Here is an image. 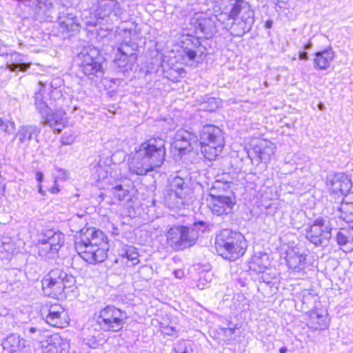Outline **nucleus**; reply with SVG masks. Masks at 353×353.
Masks as SVG:
<instances>
[{
  "label": "nucleus",
  "instance_id": "1",
  "mask_svg": "<svg viewBox=\"0 0 353 353\" xmlns=\"http://www.w3.org/2000/svg\"><path fill=\"white\" fill-rule=\"evenodd\" d=\"M165 140L160 138L150 139L142 143L129 163L130 172L143 176L159 168L165 161Z\"/></svg>",
  "mask_w": 353,
  "mask_h": 353
},
{
  "label": "nucleus",
  "instance_id": "2",
  "mask_svg": "<svg viewBox=\"0 0 353 353\" xmlns=\"http://www.w3.org/2000/svg\"><path fill=\"white\" fill-rule=\"evenodd\" d=\"M78 254L86 262L96 264L103 262L109 250L108 237L94 228L81 230L79 239L74 243Z\"/></svg>",
  "mask_w": 353,
  "mask_h": 353
},
{
  "label": "nucleus",
  "instance_id": "3",
  "mask_svg": "<svg viewBox=\"0 0 353 353\" xmlns=\"http://www.w3.org/2000/svg\"><path fill=\"white\" fill-rule=\"evenodd\" d=\"M192 193L188 177L170 176L168 186L163 192V201L169 208L183 209L192 201Z\"/></svg>",
  "mask_w": 353,
  "mask_h": 353
},
{
  "label": "nucleus",
  "instance_id": "4",
  "mask_svg": "<svg viewBox=\"0 0 353 353\" xmlns=\"http://www.w3.org/2000/svg\"><path fill=\"white\" fill-rule=\"evenodd\" d=\"M43 293L56 299L66 297L76 289L75 278L61 269L50 270L41 281Z\"/></svg>",
  "mask_w": 353,
  "mask_h": 353
},
{
  "label": "nucleus",
  "instance_id": "5",
  "mask_svg": "<svg viewBox=\"0 0 353 353\" xmlns=\"http://www.w3.org/2000/svg\"><path fill=\"white\" fill-rule=\"evenodd\" d=\"M208 225L204 221L194 223L190 226L174 225L167 233V243L174 250H183L196 244L199 232H204Z\"/></svg>",
  "mask_w": 353,
  "mask_h": 353
},
{
  "label": "nucleus",
  "instance_id": "6",
  "mask_svg": "<svg viewBox=\"0 0 353 353\" xmlns=\"http://www.w3.org/2000/svg\"><path fill=\"white\" fill-rule=\"evenodd\" d=\"M215 247L218 254L223 258L235 261L245 254L247 243L240 232L224 229L216 235Z\"/></svg>",
  "mask_w": 353,
  "mask_h": 353
},
{
  "label": "nucleus",
  "instance_id": "7",
  "mask_svg": "<svg viewBox=\"0 0 353 353\" xmlns=\"http://www.w3.org/2000/svg\"><path fill=\"white\" fill-rule=\"evenodd\" d=\"M39 84L41 88L34 95L35 107L41 114L42 123L51 127L54 131L59 133L68 123L65 112L62 110H57L53 112L55 105L53 104L51 99L47 100L43 96L44 85L41 81H39Z\"/></svg>",
  "mask_w": 353,
  "mask_h": 353
},
{
  "label": "nucleus",
  "instance_id": "8",
  "mask_svg": "<svg viewBox=\"0 0 353 353\" xmlns=\"http://www.w3.org/2000/svg\"><path fill=\"white\" fill-rule=\"evenodd\" d=\"M225 184L216 181L206 198L207 205L214 216H223L233 212L236 198L232 192L225 194Z\"/></svg>",
  "mask_w": 353,
  "mask_h": 353
},
{
  "label": "nucleus",
  "instance_id": "9",
  "mask_svg": "<svg viewBox=\"0 0 353 353\" xmlns=\"http://www.w3.org/2000/svg\"><path fill=\"white\" fill-rule=\"evenodd\" d=\"M91 10L95 21H88L87 24H114L122 19L124 10L117 0H97Z\"/></svg>",
  "mask_w": 353,
  "mask_h": 353
},
{
  "label": "nucleus",
  "instance_id": "10",
  "mask_svg": "<svg viewBox=\"0 0 353 353\" xmlns=\"http://www.w3.org/2000/svg\"><path fill=\"white\" fill-rule=\"evenodd\" d=\"M199 145L205 158L214 160L221 152L225 145L222 131L213 125L203 126L200 134Z\"/></svg>",
  "mask_w": 353,
  "mask_h": 353
},
{
  "label": "nucleus",
  "instance_id": "11",
  "mask_svg": "<svg viewBox=\"0 0 353 353\" xmlns=\"http://www.w3.org/2000/svg\"><path fill=\"white\" fill-rule=\"evenodd\" d=\"M335 217H318L305 229L306 239L316 246L327 245L332 238V230L335 228Z\"/></svg>",
  "mask_w": 353,
  "mask_h": 353
},
{
  "label": "nucleus",
  "instance_id": "12",
  "mask_svg": "<svg viewBox=\"0 0 353 353\" xmlns=\"http://www.w3.org/2000/svg\"><path fill=\"white\" fill-rule=\"evenodd\" d=\"M127 319L125 311L113 305H107L99 311L96 323L104 332H117L121 330Z\"/></svg>",
  "mask_w": 353,
  "mask_h": 353
},
{
  "label": "nucleus",
  "instance_id": "13",
  "mask_svg": "<svg viewBox=\"0 0 353 353\" xmlns=\"http://www.w3.org/2000/svg\"><path fill=\"white\" fill-rule=\"evenodd\" d=\"M79 72L90 79L102 73L99 51L95 48H84L78 55Z\"/></svg>",
  "mask_w": 353,
  "mask_h": 353
},
{
  "label": "nucleus",
  "instance_id": "14",
  "mask_svg": "<svg viewBox=\"0 0 353 353\" xmlns=\"http://www.w3.org/2000/svg\"><path fill=\"white\" fill-rule=\"evenodd\" d=\"M41 245L40 254L48 258H54L64 243V235L52 230L41 233L38 239Z\"/></svg>",
  "mask_w": 353,
  "mask_h": 353
},
{
  "label": "nucleus",
  "instance_id": "15",
  "mask_svg": "<svg viewBox=\"0 0 353 353\" xmlns=\"http://www.w3.org/2000/svg\"><path fill=\"white\" fill-rule=\"evenodd\" d=\"M41 315L47 323L56 327H63L68 323V315L65 309L59 304L46 306L41 310Z\"/></svg>",
  "mask_w": 353,
  "mask_h": 353
},
{
  "label": "nucleus",
  "instance_id": "16",
  "mask_svg": "<svg viewBox=\"0 0 353 353\" xmlns=\"http://www.w3.org/2000/svg\"><path fill=\"white\" fill-rule=\"evenodd\" d=\"M198 141L197 137L184 129L178 130L174 137V147L181 154H185L191 151Z\"/></svg>",
  "mask_w": 353,
  "mask_h": 353
},
{
  "label": "nucleus",
  "instance_id": "17",
  "mask_svg": "<svg viewBox=\"0 0 353 353\" xmlns=\"http://www.w3.org/2000/svg\"><path fill=\"white\" fill-rule=\"evenodd\" d=\"M327 185L333 193L341 194H347L351 187L352 183L347 176L342 173L330 174L327 176Z\"/></svg>",
  "mask_w": 353,
  "mask_h": 353
},
{
  "label": "nucleus",
  "instance_id": "18",
  "mask_svg": "<svg viewBox=\"0 0 353 353\" xmlns=\"http://www.w3.org/2000/svg\"><path fill=\"white\" fill-rule=\"evenodd\" d=\"M41 130L34 125H26L21 126L15 134L18 139L19 145L24 149L29 147L30 142L34 137L37 138Z\"/></svg>",
  "mask_w": 353,
  "mask_h": 353
},
{
  "label": "nucleus",
  "instance_id": "19",
  "mask_svg": "<svg viewBox=\"0 0 353 353\" xmlns=\"http://www.w3.org/2000/svg\"><path fill=\"white\" fill-rule=\"evenodd\" d=\"M32 8L38 19L52 20L54 11L52 0H34Z\"/></svg>",
  "mask_w": 353,
  "mask_h": 353
},
{
  "label": "nucleus",
  "instance_id": "20",
  "mask_svg": "<svg viewBox=\"0 0 353 353\" xmlns=\"http://www.w3.org/2000/svg\"><path fill=\"white\" fill-rule=\"evenodd\" d=\"M313 63L316 70H325L330 68L334 57V52L331 48L316 52L314 54Z\"/></svg>",
  "mask_w": 353,
  "mask_h": 353
},
{
  "label": "nucleus",
  "instance_id": "21",
  "mask_svg": "<svg viewBox=\"0 0 353 353\" xmlns=\"http://www.w3.org/2000/svg\"><path fill=\"white\" fill-rule=\"evenodd\" d=\"M305 255L301 253L297 248H293L286 253V261L288 267L296 272H300L305 269Z\"/></svg>",
  "mask_w": 353,
  "mask_h": 353
},
{
  "label": "nucleus",
  "instance_id": "22",
  "mask_svg": "<svg viewBox=\"0 0 353 353\" xmlns=\"http://www.w3.org/2000/svg\"><path fill=\"white\" fill-rule=\"evenodd\" d=\"M46 343V348L48 353H65L68 347L66 340L57 334L48 336Z\"/></svg>",
  "mask_w": 353,
  "mask_h": 353
},
{
  "label": "nucleus",
  "instance_id": "23",
  "mask_svg": "<svg viewBox=\"0 0 353 353\" xmlns=\"http://www.w3.org/2000/svg\"><path fill=\"white\" fill-rule=\"evenodd\" d=\"M26 341L20 336L12 334L7 336L2 345L3 350L9 353H21L26 347Z\"/></svg>",
  "mask_w": 353,
  "mask_h": 353
},
{
  "label": "nucleus",
  "instance_id": "24",
  "mask_svg": "<svg viewBox=\"0 0 353 353\" xmlns=\"http://www.w3.org/2000/svg\"><path fill=\"white\" fill-rule=\"evenodd\" d=\"M118 254L121 257L122 262L128 266H133L139 262L137 250L132 245H123L119 249Z\"/></svg>",
  "mask_w": 353,
  "mask_h": 353
},
{
  "label": "nucleus",
  "instance_id": "25",
  "mask_svg": "<svg viewBox=\"0 0 353 353\" xmlns=\"http://www.w3.org/2000/svg\"><path fill=\"white\" fill-rule=\"evenodd\" d=\"M59 23L68 31H74L79 27L77 16L72 12H59L58 17Z\"/></svg>",
  "mask_w": 353,
  "mask_h": 353
},
{
  "label": "nucleus",
  "instance_id": "26",
  "mask_svg": "<svg viewBox=\"0 0 353 353\" xmlns=\"http://www.w3.org/2000/svg\"><path fill=\"white\" fill-rule=\"evenodd\" d=\"M254 150L261 161L265 162L269 161L274 153L273 144L271 142L265 141H262L259 145H256Z\"/></svg>",
  "mask_w": 353,
  "mask_h": 353
},
{
  "label": "nucleus",
  "instance_id": "27",
  "mask_svg": "<svg viewBox=\"0 0 353 353\" xmlns=\"http://www.w3.org/2000/svg\"><path fill=\"white\" fill-rule=\"evenodd\" d=\"M138 46L135 43L130 41H124L117 49V52L128 56L130 61L136 62L137 59V50Z\"/></svg>",
  "mask_w": 353,
  "mask_h": 353
},
{
  "label": "nucleus",
  "instance_id": "28",
  "mask_svg": "<svg viewBox=\"0 0 353 353\" xmlns=\"http://www.w3.org/2000/svg\"><path fill=\"white\" fill-rule=\"evenodd\" d=\"M336 242L340 245H347L353 250V227L351 229H343L338 232Z\"/></svg>",
  "mask_w": 353,
  "mask_h": 353
},
{
  "label": "nucleus",
  "instance_id": "29",
  "mask_svg": "<svg viewBox=\"0 0 353 353\" xmlns=\"http://www.w3.org/2000/svg\"><path fill=\"white\" fill-rule=\"evenodd\" d=\"M308 324L314 330H323L328 326L327 317L316 312L310 314Z\"/></svg>",
  "mask_w": 353,
  "mask_h": 353
},
{
  "label": "nucleus",
  "instance_id": "30",
  "mask_svg": "<svg viewBox=\"0 0 353 353\" xmlns=\"http://www.w3.org/2000/svg\"><path fill=\"white\" fill-rule=\"evenodd\" d=\"M114 63L120 69L122 72H127L129 70H132L133 65L136 62L130 61L128 56L117 52L114 59Z\"/></svg>",
  "mask_w": 353,
  "mask_h": 353
},
{
  "label": "nucleus",
  "instance_id": "31",
  "mask_svg": "<svg viewBox=\"0 0 353 353\" xmlns=\"http://www.w3.org/2000/svg\"><path fill=\"white\" fill-rule=\"evenodd\" d=\"M340 218L347 223L353 222V201H343L340 207Z\"/></svg>",
  "mask_w": 353,
  "mask_h": 353
},
{
  "label": "nucleus",
  "instance_id": "32",
  "mask_svg": "<svg viewBox=\"0 0 353 353\" xmlns=\"http://www.w3.org/2000/svg\"><path fill=\"white\" fill-rule=\"evenodd\" d=\"M197 28L206 36L210 35L214 28V21L209 17L200 18L197 21Z\"/></svg>",
  "mask_w": 353,
  "mask_h": 353
},
{
  "label": "nucleus",
  "instance_id": "33",
  "mask_svg": "<svg viewBox=\"0 0 353 353\" xmlns=\"http://www.w3.org/2000/svg\"><path fill=\"white\" fill-rule=\"evenodd\" d=\"M244 9H248V2L243 0H236L230 10V18L234 19Z\"/></svg>",
  "mask_w": 353,
  "mask_h": 353
},
{
  "label": "nucleus",
  "instance_id": "34",
  "mask_svg": "<svg viewBox=\"0 0 353 353\" xmlns=\"http://www.w3.org/2000/svg\"><path fill=\"white\" fill-rule=\"evenodd\" d=\"M252 26H250L247 28V24L245 22L239 21L234 23L232 27V34L234 37H243L246 32H248Z\"/></svg>",
  "mask_w": 353,
  "mask_h": 353
},
{
  "label": "nucleus",
  "instance_id": "35",
  "mask_svg": "<svg viewBox=\"0 0 353 353\" xmlns=\"http://www.w3.org/2000/svg\"><path fill=\"white\" fill-rule=\"evenodd\" d=\"M16 62L6 64V68L11 72H16L17 70L21 72L26 71L30 67V63H23L21 60H15Z\"/></svg>",
  "mask_w": 353,
  "mask_h": 353
},
{
  "label": "nucleus",
  "instance_id": "36",
  "mask_svg": "<svg viewBox=\"0 0 353 353\" xmlns=\"http://www.w3.org/2000/svg\"><path fill=\"white\" fill-rule=\"evenodd\" d=\"M254 11L251 9L250 4L248 3V9L243 10L241 20V21L245 22L247 28H249L250 26H252L254 23Z\"/></svg>",
  "mask_w": 353,
  "mask_h": 353
},
{
  "label": "nucleus",
  "instance_id": "37",
  "mask_svg": "<svg viewBox=\"0 0 353 353\" xmlns=\"http://www.w3.org/2000/svg\"><path fill=\"white\" fill-rule=\"evenodd\" d=\"M112 192L114 198H117L120 201L127 200L129 196L128 191L123 189L121 185L113 187L112 188Z\"/></svg>",
  "mask_w": 353,
  "mask_h": 353
},
{
  "label": "nucleus",
  "instance_id": "38",
  "mask_svg": "<svg viewBox=\"0 0 353 353\" xmlns=\"http://www.w3.org/2000/svg\"><path fill=\"white\" fill-rule=\"evenodd\" d=\"M174 353H188L192 352L189 342L185 340L177 341L173 347Z\"/></svg>",
  "mask_w": 353,
  "mask_h": 353
},
{
  "label": "nucleus",
  "instance_id": "39",
  "mask_svg": "<svg viewBox=\"0 0 353 353\" xmlns=\"http://www.w3.org/2000/svg\"><path fill=\"white\" fill-rule=\"evenodd\" d=\"M0 127L1 130L8 134H11L14 128V123L10 121H5L2 119H0Z\"/></svg>",
  "mask_w": 353,
  "mask_h": 353
},
{
  "label": "nucleus",
  "instance_id": "40",
  "mask_svg": "<svg viewBox=\"0 0 353 353\" xmlns=\"http://www.w3.org/2000/svg\"><path fill=\"white\" fill-rule=\"evenodd\" d=\"M185 54L187 56V57L190 61L194 60V59L196 57V52L195 50H193L192 49H188V48H185L184 50Z\"/></svg>",
  "mask_w": 353,
  "mask_h": 353
},
{
  "label": "nucleus",
  "instance_id": "41",
  "mask_svg": "<svg viewBox=\"0 0 353 353\" xmlns=\"http://www.w3.org/2000/svg\"><path fill=\"white\" fill-rule=\"evenodd\" d=\"M36 333H39V334L41 335V330L39 329H37L35 327H30L26 330V334L27 335V336L30 337V336H32L33 334H34Z\"/></svg>",
  "mask_w": 353,
  "mask_h": 353
},
{
  "label": "nucleus",
  "instance_id": "42",
  "mask_svg": "<svg viewBox=\"0 0 353 353\" xmlns=\"http://www.w3.org/2000/svg\"><path fill=\"white\" fill-rule=\"evenodd\" d=\"M61 141L62 145H70L74 141V137L71 135L70 136L63 135L61 137Z\"/></svg>",
  "mask_w": 353,
  "mask_h": 353
},
{
  "label": "nucleus",
  "instance_id": "43",
  "mask_svg": "<svg viewBox=\"0 0 353 353\" xmlns=\"http://www.w3.org/2000/svg\"><path fill=\"white\" fill-rule=\"evenodd\" d=\"M48 336H43V332H41V334L39 335V333H36L33 334L32 336H30V338L37 342L42 343L43 342V339H47Z\"/></svg>",
  "mask_w": 353,
  "mask_h": 353
},
{
  "label": "nucleus",
  "instance_id": "44",
  "mask_svg": "<svg viewBox=\"0 0 353 353\" xmlns=\"http://www.w3.org/2000/svg\"><path fill=\"white\" fill-rule=\"evenodd\" d=\"M5 190H6L5 179L3 176H1L0 177V196L4 195Z\"/></svg>",
  "mask_w": 353,
  "mask_h": 353
},
{
  "label": "nucleus",
  "instance_id": "45",
  "mask_svg": "<svg viewBox=\"0 0 353 353\" xmlns=\"http://www.w3.org/2000/svg\"><path fill=\"white\" fill-rule=\"evenodd\" d=\"M235 332V328L228 327L224 329V334L227 336L231 337Z\"/></svg>",
  "mask_w": 353,
  "mask_h": 353
},
{
  "label": "nucleus",
  "instance_id": "46",
  "mask_svg": "<svg viewBox=\"0 0 353 353\" xmlns=\"http://www.w3.org/2000/svg\"><path fill=\"white\" fill-rule=\"evenodd\" d=\"M43 175L42 172H37L36 173V179L39 183V184L41 183V181L43 180Z\"/></svg>",
  "mask_w": 353,
  "mask_h": 353
},
{
  "label": "nucleus",
  "instance_id": "47",
  "mask_svg": "<svg viewBox=\"0 0 353 353\" xmlns=\"http://www.w3.org/2000/svg\"><path fill=\"white\" fill-rule=\"evenodd\" d=\"M299 59L301 60H307L308 59V55L307 53L305 52H301L299 56Z\"/></svg>",
  "mask_w": 353,
  "mask_h": 353
},
{
  "label": "nucleus",
  "instance_id": "48",
  "mask_svg": "<svg viewBox=\"0 0 353 353\" xmlns=\"http://www.w3.org/2000/svg\"><path fill=\"white\" fill-rule=\"evenodd\" d=\"M59 172H60V175L59 176L62 179H65L67 177V173H66V171L65 170H63V169H60L59 170Z\"/></svg>",
  "mask_w": 353,
  "mask_h": 353
},
{
  "label": "nucleus",
  "instance_id": "49",
  "mask_svg": "<svg viewBox=\"0 0 353 353\" xmlns=\"http://www.w3.org/2000/svg\"><path fill=\"white\" fill-rule=\"evenodd\" d=\"M272 23H272V21H270V20H268V21L265 22V27L266 28L270 29V28H271L272 27Z\"/></svg>",
  "mask_w": 353,
  "mask_h": 353
},
{
  "label": "nucleus",
  "instance_id": "50",
  "mask_svg": "<svg viewBox=\"0 0 353 353\" xmlns=\"http://www.w3.org/2000/svg\"><path fill=\"white\" fill-rule=\"evenodd\" d=\"M167 332L165 331V333L166 334H168V335H171L172 334V332L174 331L173 328L171 327V328H167L166 329Z\"/></svg>",
  "mask_w": 353,
  "mask_h": 353
},
{
  "label": "nucleus",
  "instance_id": "51",
  "mask_svg": "<svg viewBox=\"0 0 353 353\" xmlns=\"http://www.w3.org/2000/svg\"><path fill=\"white\" fill-rule=\"evenodd\" d=\"M38 189H39V192L41 194V195H44L45 194V192L43 190L42 188H41V183L38 185Z\"/></svg>",
  "mask_w": 353,
  "mask_h": 353
},
{
  "label": "nucleus",
  "instance_id": "52",
  "mask_svg": "<svg viewBox=\"0 0 353 353\" xmlns=\"http://www.w3.org/2000/svg\"><path fill=\"white\" fill-rule=\"evenodd\" d=\"M288 351V349L286 347H281L280 349H279V352L280 353H286Z\"/></svg>",
  "mask_w": 353,
  "mask_h": 353
},
{
  "label": "nucleus",
  "instance_id": "53",
  "mask_svg": "<svg viewBox=\"0 0 353 353\" xmlns=\"http://www.w3.org/2000/svg\"><path fill=\"white\" fill-rule=\"evenodd\" d=\"M50 191L52 193H57V192H59V188H57L56 187H53V188H51Z\"/></svg>",
  "mask_w": 353,
  "mask_h": 353
},
{
  "label": "nucleus",
  "instance_id": "54",
  "mask_svg": "<svg viewBox=\"0 0 353 353\" xmlns=\"http://www.w3.org/2000/svg\"><path fill=\"white\" fill-rule=\"evenodd\" d=\"M311 47H312V45H311V43H309L306 44V45L304 46V49H305V50H310V49L311 48Z\"/></svg>",
  "mask_w": 353,
  "mask_h": 353
},
{
  "label": "nucleus",
  "instance_id": "55",
  "mask_svg": "<svg viewBox=\"0 0 353 353\" xmlns=\"http://www.w3.org/2000/svg\"><path fill=\"white\" fill-rule=\"evenodd\" d=\"M2 243H3V246H6V247H8V248H4V250H9L10 243H5L4 242H3Z\"/></svg>",
  "mask_w": 353,
  "mask_h": 353
},
{
  "label": "nucleus",
  "instance_id": "56",
  "mask_svg": "<svg viewBox=\"0 0 353 353\" xmlns=\"http://www.w3.org/2000/svg\"><path fill=\"white\" fill-rule=\"evenodd\" d=\"M323 105L322 103H319V108L320 110H323Z\"/></svg>",
  "mask_w": 353,
  "mask_h": 353
},
{
  "label": "nucleus",
  "instance_id": "57",
  "mask_svg": "<svg viewBox=\"0 0 353 353\" xmlns=\"http://www.w3.org/2000/svg\"><path fill=\"white\" fill-rule=\"evenodd\" d=\"M175 274H176V277H179V274H177V272H175Z\"/></svg>",
  "mask_w": 353,
  "mask_h": 353
},
{
  "label": "nucleus",
  "instance_id": "58",
  "mask_svg": "<svg viewBox=\"0 0 353 353\" xmlns=\"http://www.w3.org/2000/svg\"><path fill=\"white\" fill-rule=\"evenodd\" d=\"M175 274H176V277H179V274H177V272H175Z\"/></svg>",
  "mask_w": 353,
  "mask_h": 353
},
{
  "label": "nucleus",
  "instance_id": "59",
  "mask_svg": "<svg viewBox=\"0 0 353 353\" xmlns=\"http://www.w3.org/2000/svg\"><path fill=\"white\" fill-rule=\"evenodd\" d=\"M188 353H192V352H188Z\"/></svg>",
  "mask_w": 353,
  "mask_h": 353
},
{
  "label": "nucleus",
  "instance_id": "60",
  "mask_svg": "<svg viewBox=\"0 0 353 353\" xmlns=\"http://www.w3.org/2000/svg\"><path fill=\"white\" fill-rule=\"evenodd\" d=\"M0 251L1 252V250L0 249Z\"/></svg>",
  "mask_w": 353,
  "mask_h": 353
}]
</instances>
